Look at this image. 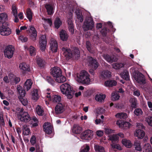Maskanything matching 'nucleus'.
<instances>
[{
	"instance_id": "1",
	"label": "nucleus",
	"mask_w": 152,
	"mask_h": 152,
	"mask_svg": "<svg viewBox=\"0 0 152 152\" xmlns=\"http://www.w3.org/2000/svg\"><path fill=\"white\" fill-rule=\"evenodd\" d=\"M60 49L63 55L67 61L73 59L77 60L80 57V50L77 48H75L73 50L65 46L61 47Z\"/></svg>"
},
{
	"instance_id": "2",
	"label": "nucleus",
	"mask_w": 152,
	"mask_h": 152,
	"mask_svg": "<svg viewBox=\"0 0 152 152\" xmlns=\"http://www.w3.org/2000/svg\"><path fill=\"white\" fill-rule=\"evenodd\" d=\"M76 75L75 79L78 83L87 85L89 84L91 81L90 75L86 70L81 71L79 73H76Z\"/></svg>"
},
{
	"instance_id": "3",
	"label": "nucleus",
	"mask_w": 152,
	"mask_h": 152,
	"mask_svg": "<svg viewBox=\"0 0 152 152\" xmlns=\"http://www.w3.org/2000/svg\"><path fill=\"white\" fill-rule=\"evenodd\" d=\"M61 91L62 94H65L68 99H72L74 94V91L71 86L68 83L62 84L60 86Z\"/></svg>"
},
{
	"instance_id": "4",
	"label": "nucleus",
	"mask_w": 152,
	"mask_h": 152,
	"mask_svg": "<svg viewBox=\"0 0 152 152\" xmlns=\"http://www.w3.org/2000/svg\"><path fill=\"white\" fill-rule=\"evenodd\" d=\"M15 50L13 46L8 45L6 46L4 50V56L9 59L13 57Z\"/></svg>"
},
{
	"instance_id": "5",
	"label": "nucleus",
	"mask_w": 152,
	"mask_h": 152,
	"mask_svg": "<svg viewBox=\"0 0 152 152\" xmlns=\"http://www.w3.org/2000/svg\"><path fill=\"white\" fill-rule=\"evenodd\" d=\"M11 29L8 27L7 23H3L0 28V34L4 36H7L11 33Z\"/></svg>"
},
{
	"instance_id": "6",
	"label": "nucleus",
	"mask_w": 152,
	"mask_h": 152,
	"mask_svg": "<svg viewBox=\"0 0 152 152\" xmlns=\"http://www.w3.org/2000/svg\"><path fill=\"white\" fill-rule=\"evenodd\" d=\"M87 60L88 66L91 68L96 69L99 65L97 60L90 56L87 57Z\"/></svg>"
},
{
	"instance_id": "7",
	"label": "nucleus",
	"mask_w": 152,
	"mask_h": 152,
	"mask_svg": "<svg viewBox=\"0 0 152 152\" xmlns=\"http://www.w3.org/2000/svg\"><path fill=\"white\" fill-rule=\"evenodd\" d=\"M94 26V22L92 18H88L86 20V21L84 22L83 28L84 31H87L89 29H92Z\"/></svg>"
},
{
	"instance_id": "8",
	"label": "nucleus",
	"mask_w": 152,
	"mask_h": 152,
	"mask_svg": "<svg viewBox=\"0 0 152 152\" xmlns=\"http://www.w3.org/2000/svg\"><path fill=\"white\" fill-rule=\"evenodd\" d=\"M47 42L46 35H42L39 38V48L42 51H45L47 45Z\"/></svg>"
},
{
	"instance_id": "9",
	"label": "nucleus",
	"mask_w": 152,
	"mask_h": 152,
	"mask_svg": "<svg viewBox=\"0 0 152 152\" xmlns=\"http://www.w3.org/2000/svg\"><path fill=\"white\" fill-rule=\"evenodd\" d=\"M134 77L138 83L140 84H145V80L144 75L141 72H138L135 73Z\"/></svg>"
},
{
	"instance_id": "10",
	"label": "nucleus",
	"mask_w": 152,
	"mask_h": 152,
	"mask_svg": "<svg viewBox=\"0 0 152 152\" xmlns=\"http://www.w3.org/2000/svg\"><path fill=\"white\" fill-rule=\"evenodd\" d=\"M51 74L56 79L62 74L61 70L59 67H54L51 69Z\"/></svg>"
},
{
	"instance_id": "11",
	"label": "nucleus",
	"mask_w": 152,
	"mask_h": 152,
	"mask_svg": "<svg viewBox=\"0 0 152 152\" xmlns=\"http://www.w3.org/2000/svg\"><path fill=\"white\" fill-rule=\"evenodd\" d=\"M19 119L22 122H27L31 120L30 115L27 112H24V113H21L18 116Z\"/></svg>"
},
{
	"instance_id": "12",
	"label": "nucleus",
	"mask_w": 152,
	"mask_h": 152,
	"mask_svg": "<svg viewBox=\"0 0 152 152\" xmlns=\"http://www.w3.org/2000/svg\"><path fill=\"white\" fill-rule=\"evenodd\" d=\"M93 135V132L90 130H87L83 132L81 135L82 139L89 140L91 139Z\"/></svg>"
},
{
	"instance_id": "13",
	"label": "nucleus",
	"mask_w": 152,
	"mask_h": 152,
	"mask_svg": "<svg viewBox=\"0 0 152 152\" xmlns=\"http://www.w3.org/2000/svg\"><path fill=\"white\" fill-rule=\"evenodd\" d=\"M44 131L47 134H50L53 131V127L49 123L45 122L43 126Z\"/></svg>"
},
{
	"instance_id": "14",
	"label": "nucleus",
	"mask_w": 152,
	"mask_h": 152,
	"mask_svg": "<svg viewBox=\"0 0 152 152\" xmlns=\"http://www.w3.org/2000/svg\"><path fill=\"white\" fill-rule=\"evenodd\" d=\"M29 28V32L30 33V39L33 41H35L37 39V30L33 26H30Z\"/></svg>"
},
{
	"instance_id": "15",
	"label": "nucleus",
	"mask_w": 152,
	"mask_h": 152,
	"mask_svg": "<svg viewBox=\"0 0 152 152\" xmlns=\"http://www.w3.org/2000/svg\"><path fill=\"white\" fill-rule=\"evenodd\" d=\"M45 7L48 15H51L53 14L54 10V5L53 4L47 3L45 4Z\"/></svg>"
},
{
	"instance_id": "16",
	"label": "nucleus",
	"mask_w": 152,
	"mask_h": 152,
	"mask_svg": "<svg viewBox=\"0 0 152 152\" xmlns=\"http://www.w3.org/2000/svg\"><path fill=\"white\" fill-rule=\"evenodd\" d=\"M116 124L119 126L120 127L124 128H125V127H129L131 125V124L129 122L120 120H118Z\"/></svg>"
},
{
	"instance_id": "17",
	"label": "nucleus",
	"mask_w": 152,
	"mask_h": 152,
	"mask_svg": "<svg viewBox=\"0 0 152 152\" xmlns=\"http://www.w3.org/2000/svg\"><path fill=\"white\" fill-rule=\"evenodd\" d=\"M111 72L108 70H103L100 72V77L102 79L108 78L111 76Z\"/></svg>"
},
{
	"instance_id": "18",
	"label": "nucleus",
	"mask_w": 152,
	"mask_h": 152,
	"mask_svg": "<svg viewBox=\"0 0 152 152\" xmlns=\"http://www.w3.org/2000/svg\"><path fill=\"white\" fill-rule=\"evenodd\" d=\"M50 50L53 52L56 53L57 52L58 46V44L56 41L51 40L50 42Z\"/></svg>"
},
{
	"instance_id": "19",
	"label": "nucleus",
	"mask_w": 152,
	"mask_h": 152,
	"mask_svg": "<svg viewBox=\"0 0 152 152\" xmlns=\"http://www.w3.org/2000/svg\"><path fill=\"white\" fill-rule=\"evenodd\" d=\"M20 69L25 72H29L30 71L29 65L25 62H23L19 64Z\"/></svg>"
},
{
	"instance_id": "20",
	"label": "nucleus",
	"mask_w": 152,
	"mask_h": 152,
	"mask_svg": "<svg viewBox=\"0 0 152 152\" xmlns=\"http://www.w3.org/2000/svg\"><path fill=\"white\" fill-rule=\"evenodd\" d=\"M117 84V82L114 80H109L104 82V85L107 87H113L116 86Z\"/></svg>"
},
{
	"instance_id": "21",
	"label": "nucleus",
	"mask_w": 152,
	"mask_h": 152,
	"mask_svg": "<svg viewBox=\"0 0 152 152\" xmlns=\"http://www.w3.org/2000/svg\"><path fill=\"white\" fill-rule=\"evenodd\" d=\"M60 39L63 41H66L69 37L66 31L62 30L59 32Z\"/></svg>"
},
{
	"instance_id": "22",
	"label": "nucleus",
	"mask_w": 152,
	"mask_h": 152,
	"mask_svg": "<svg viewBox=\"0 0 152 152\" xmlns=\"http://www.w3.org/2000/svg\"><path fill=\"white\" fill-rule=\"evenodd\" d=\"M37 63L38 66L41 69L45 68L46 63L44 59L41 58H37Z\"/></svg>"
},
{
	"instance_id": "23",
	"label": "nucleus",
	"mask_w": 152,
	"mask_h": 152,
	"mask_svg": "<svg viewBox=\"0 0 152 152\" xmlns=\"http://www.w3.org/2000/svg\"><path fill=\"white\" fill-rule=\"evenodd\" d=\"M145 132L140 129H137L134 133L135 136L137 137L139 139H142L145 136Z\"/></svg>"
},
{
	"instance_id": "24",
	"label": "nucleus",
	"mask_w": 152,
	"mask_h": 152,
	"mask_svg": "<svg viewBox=\"0 0 152 152\" xmlns=\"http://www.w3.org/2000/svg\"><path fill=\"white\" fill-rule=\"evenodd\" d=\"M55 111L56 114H61L64 110V107L61 103H58L55 107Z\"/></svg>"
},
{
	"instance_id": "25",
	"label": "nucleus",
	"mask_w": 152,
	"mask_h": 152,
	"mask_svg": "<svg viewBox=\"0 0 152 152\" xmlns=\"http://www.w3.org/2000/svg\"><path fill=\"white\" fill-rule=\"evenodd\" d=\"M104 58L107 62L110 63L114 61H116L117 60V59L116 58L115 56H110L107 54L104 55Z\"/></svg>"
},
{
	"instance_id": "26",
	"label": "nucleus",
	"mask_w": 152,
	"mask_h": 152,
	"mask_svg": "<svg viewBox=\"0 0 152 152\" xmlns=\"http://www.w3.org/2000/svg\"><path fill=\"white\" fill-rule=\"evenodd\" d=\"M105 95L103 94H97L95 97V100L99 102L104 101L105 98Z\"/></svg>"
},
{
	"instance_id": "27",
	"label": "nucleus",
	"mask_w": 152,
	"mask_h": 152,
	"mask_svg": "<svg viewBox=\"0 0 152 152\" xmlns=\"http://www.w3.org/2000/svg\"><path fill=\"white\" fill-rule=\"evenodd\" d=\"M32 84V83L31 82V79L27 80L24 84V88L26 90L28 91L30 89Z\"/></svg>"
},
{
	"instance_id": "28",
	"label": "nucleus",
	"mask_w": 152,
	"mask_h": 152,
	"mask_svg": "<svg viewBox=\"0 0 152 152\" xmlns=\"http://www.w3.org/2000/svg\"><path fill=\"white\" fill-rule=\"evenodd\" d=\"M82 128L77 125L75 124L73 127L72 131L76 134H79L82 131Z\"/></svg>"
},
{
	"instance_id": "29",
	"label": "nucleus",
	"mask_w": 152,
	"mask_h": 152,
	"mask_svg": "<svg viewBox=\"0 0 152 152\" xmlns=\"http://www.w3.org/2000/svg\"><path fill=\"white\" fill-rule=\"evenodd\" d=\"M115 117L119 119V120H125L127 117V114L124 113H117L115 115Z\"/></svg>"
},
{
	"instance_id": "30",
	"label": "nucleus",
	"mask_w": 152,
	"mask_h": 152,
	"mask_svg": "<svg viewBox=\"0 0 152 152\" xmlns=\"http://www.w3.org/2000/svg\"><path fill=\"white\" fill-rule=\"evenodd\" d=\"M33 14V13L31 9L29 8H28L26 11V15L27 18L28 19L30 22H31L32 20Z\"/></svg>"
},
{
	"instance_id": "31",
	"label": "nucleus",
	"mask_w": 152,
	"mask_h": 152,
	"mask_svg": "<svg viewBox=\"0 0 152 152\" xmlns=\"http://www.w3.org/2000/svg\"><path fill=\"white\" fill-rule=\"evenodd\" d=\"M120 96L118 93L116 92H113L111 94V100L115 101L119 99Z\"/></svg>"
},
{
	"instance_id": "32",
	"label": "nucleus",
	"mask_w": 152,
	"mask_h": 152,
	"mask_svg": "<svg viewBox=\"0 0 152 152\" xmlns=\"http://www.w3.org/2000/svg\"><path fill=\"white\" fill-rule=\"evenodd\" d=\"M7 14L5 13H3L0 14V23H4V22H5L7 20Z\"/></svg>"
},
{
	"instance_id": "33",
	"label": "nucleus",
	"mask_w": 152,
	"mask_h": 152,
	"mask_svg": "<svg viewBox=\"0 0 152 152\" xmlns=\"http://www.w3.org/2000/svg\"><path fill=\"white\" fill-rule=\"evenodd\" d=\"M62 24V22L59 18H56L54 21L55 27L57 28H58Z\"/></svg>"
},
{
	"instance_id": "34",
	"label": "nucleus",
	"mask_w": 152,
	"mask_h": 152,
	"mask_svg": "<svg viewBox=\"0 0 152 152\" xmlns=\"http://www.w3.org/2000/svg\"><path fill=\"white\" fill-rule=\"evenodd\" d=\"M56 81L58 83H62L64 82L66 80V77L62 75V74L61 76H60L57 78L56 79Z\"/></svg>"
},
{
	"instance_id": "35",
	"label": "nucleus",
	"mask_w": 152,
	"mask_h": 152,
	"mask_svg": "<svg viewBox=\"0 0 152 152\" xmlns=\"http://www.w3.org/2000/svg\"><path fill=\"white\" fill-rule=\"evenodd\" d=\"M94 149L96 151L98 152H105L104 148L98 145H95L94 146Z\"/></svg>"
},
{
	"instance_id": "36",
	"label": "nucleus",
	"mask_w": 152,
	"mask_h": 152,
	"mask_svg": "<svg viewBox=\"0 0 152 152\" xmlns=\"http://www.w3.org/2000/svg\"><path fill=\"white\" fill-rule=\"evenodd\" d=\"M122 143L126 147L129 148L131 147L132 144L131 141L129 140L123 139L122 140Z\"/></svg>"
},
{
	"instance_id": "37",
	"label": "nucleus",
	"mask_w": 152,
	"mask_h": 152,
	"mask_svg": "<svg viewBox=\"0 0 152 152\" xmlns=\"http://www.w3.org/2000/svg\"><path fill=\"white\" fill-rule=\"evenodd\" d=\"M134 145L135 146L136 150L139 151H142V148L140 146V143L138 140L135 141Z\"/></svg>"
},
{
	"instance_id": "38",
	"label": "nucleus",
	"mask_w": 152,
	"mask_h": 152,
	"mask_svg": "<svg viewBox=\"0 0 152 152\" xmlns=\"http://www.w3.org/2000/svg\"><path fill=\"white\" fill-rule=\"evenodd\" d=\"M134 113L136 116H140L142 114L143 112L141 108H136L134 110Z\"/></svg>"
},
{
	"instance_id": "39",
	"label": "nucleus",
	"mask_w": 152,
	"mask_h": 152,
	"mask_svg": "<svg viewBox=\"0 0 152 152\" xmlns=\"http://www.w3.org/2000/svg\"><path fill=\"white\" fill-rule=\"evenodd\" d=\"M36 110L37 114L39 115L42 116L43 115L44 111L39 105H38Z\"/></svg>"
},
{
	"instance_id": "40",
	"label": "nucleus",
	"mask_w": 152,
	"mask_h": 152,
	"mask_svg": "<svg viewBox=\"0 0 152 152\" xmlns=\"http://www.w3.org/2000/svg\"><path fill=\"white\" fill-rule=\"evenodd\" d=\"M86 48L91 53H92L93 50L92 48V45L91 42L89 41H87L86 42Z\"/></svg>"
},
{
	"instance_id": "41",
	"label": "nucleus",
	"mask_w": 152,
	"mask_h": 152,
	"mask_svg": "<svg viewBox=\"0 0 152 152\" xmlns=\"http://www.w3.org/2000/svg\"><path fill=\"white\" fill-rule=\"evenodd\" d=\"M109 139L113 142H115L118 141V137L116 135L113 134L112 136L110 137Z\"/></svg>"
},
{
	"instance_id": "42",
	"label": "nucleus",
	"mask_w": 152,
	"mask_h": 152,
	"mask_svg": "<svg viewBox=\"0 0 152 152\" xmlns=\"http://www.w3.org/2000/svg\"><path fill=\"white\" fill-rule=\"evenodd\" d=\"M46 80L51 85H53L55 82L53 78L50 76H47L45 78Z\"/></svg>"
},
{
	"instance_id": "43",
	"label": "nucleus",
	"mask_w": 152,
	"mask_h": 152,
	"mask_svg": "<svg viewBox=\"0 0 152 152\" xmlns=\"http://www.w3.org/2000/svg\"><path fill=\"white\" fill-rule=\"evenodd\" d=\"M30 133V129L27 126H24L23 130V134L25 135H27Z\"/></svg>"
},
{
	"instance_id": "44",
	"label": "nucleus",
	"mask_w": 152,
	"mask_h": 152,
	"mask_svg": "<svg viewBox=\"0 0 152 152\" xmlns=\"http://www.w3.org/2000/svg\"><path fill=\"white\" fill-rule=\"evenodd\" d=\"M122 77L124 79L128 80L129 79V73L128 72H124L122 75Z\"/></svg>"
},
{
	"instance_id": "45",
	"label": "nucleus",
	"mask_w": 152,
	"mask_h": 152,
	"mask_svg": "<svg viewBox=\"0 0 152 152\" xmlns=\"http://www.w3.org/2000/svg\"><path fill=\"white\" fill-rule=\"evenodd\" d=\"M14 77V81L15 84L18 83L20 81V78L19 77H15V76L12 74H10L9 75V77L10 78V77Z\"/></svg>"
},
{
	"instance_id": "46",
	"label": "nucleus",
	"mask_w": 152,
	"mask_h": 152,
	"mask_svg": "<svg viewBox=\"0 0 152 152\" xmlns=\"http://www.w3.org/2000/svg\"><path fill=\"white\" fill-rule=\"evenodd\" d=\"M52 100L53 102H59L61 100V97L58 95H55L53 96Z\"/></svg>"
},
{
	"instance_id": "47",
	"label": "nucleus",
	"mask_w": 152,
	"mask_h": 152,
	"mask_svg": "<svg viewBox=\"0 0 152 152\" xmlns=\"http://www.w3.org/2000/svg\"><path fill=\"white\" fill-rule=\"evenodd\" d=\"M109 29L107 28H103L100 31V32L104 37H106L107 33L108 32Z\"/></svg>"
},
{
	"instance_id": "48",
	"label": "nucleus",
	"mask_w": 152,
	"mask_h": 152,
	"mask_svg": "<svg viewBox=\"0 0 152 152\" xmlns=\"http://www.w3.org/2000/svg\"><path fill=\"white\" fill-rule=\"evenodd\" d=\"M137 100L136 99L133 98L131 100V107L133 108H136L137 107Z\"/></svg>"
},
{
	"instance_id": "49",
	"label": "nucleus",
	"mask_w": 152,
	"mask_h": 152,
	"mask_svg": "<svg viewBox=\"0 0 152 152\" xmlns=\"http://www.w3.org/2000/svg\"><path fill=\"white\" fill-rule=\"evenodd\" d=\"M20 96H19V98H23L24 97L26 94V91L24 90H18Z\"/></svg>"
},
{
	"instance_id": "50",
	"label": "nucleus",
	"mask_w": 152,
	"mask_h": 152,
	"mask_svg": "<svg viewBox=\"0 0 152 152\" xmlns=\"http://www.w3.org/2000/svg\"><path fill=\"white\" fill-rule=\"evenodd\" d=\"M13 15L14 16H17L18 12L17 7L15 5H12V9Z\"/></svg>"
},
{
	"instance_id": "51",
	"label": "nucleus",
	"mask_w": 152,
	"mask_h": 152,
	"mask_svg": "<svg viewBox=\"0 0 152 152\" xmlns=\"http://www.w3.org/2000/svg\"><path fill=\"white\" fill-rule=\"evenodd\" d=\"M69 31L72 34H74V25L69 26H68Z\"/></svg>"
},
{
	"instance_id": "52",
	"label": "nucleus",
	"mask_w": 152,
	"mask_h": 152,
	"mask_svg": "<svg viewBox=\"0 0 152 152\" xmlns=\"http://www.w3.org/2000/svg\"><path fill=\"white\" fill-rule=\"evenodd\" d=\"M22 104L24 106H26L28 104V100L26 99L23 98H19Z\"/></svg>"
},
{
	"instance_id": "53",
	"label": "nucleus",
	"mask_w": 152,
	"mask_h": 152,
	"mask_svg": "<svg viewBox=\"0 0 152 152\" xmlns=\"http://www.w3.org/2000/svg\"><path fill=\"white\" fill-rule=\"evenodd\" d=\"M30 53L31 56H34L35 55V48L32 46H31L29 48Z\"/></svg>"
},
{
	"instance_id": "54",
	"label": "nucleus",
	"mask_w": 152,
	"mask_h": 152,
	"mask_svg": "<svg viewBox=\"0 0 152 152\" xmlns=\"http://www.w3.org/2000/svg\"><path fill=\"white\" fill-rule=\"evenodd\" d=\"M30 142L32 145H34L36 143V138L34 135H32L31 138Z\"/></svg>"
},
{
	"instance_id": "55",
	"label": "nucleus",
	"mask_w": 152,
	"mask_h": 152,
	"mask_svg": "<svg viewBox=\"0 0 152 152\" xmlns=\"http://www.w3.org/2000/svg\"><path fill=\"white\" fill-rule=\"evenodd\" d=\"M146 119L148 124L152 126V117L149 116L148 118H146Z\"/></svg>"
},
{
	"instance_id": "56",
	"label": "nucleus",
	"mask_w": 152,
	"mask_h": 152,
	"mask_svg": "<svg viewBox=\"0 0 152 152\" xmlns=\"http://www.w3.org/2000/svg\"><path fill=\"white\" fill-rule=\"evenodd\" d=\"M38 94L37 91L35 92L34 91L32 94V99L35 100H37L38 99Z\"/></svg>"
},
{
	"instance_id": "57",
	"label": "nucleus",
	"mask_w": 152,
	"mask_h": 152,
	"mask_svg": "<svg viewBox=\"0 0 152 152\" xmlns=\"http://www.w3.org/2000/svg\"><path fill=\"white\" fill-rule=\"evenodd\" d=\"M123 66L124 65L122 64L115 63V64L114 68L116 69H119Z\"/></svg>"
},
{
	"instance_id": "58",
	"label": "nucleus",
	"mask_w": 152,
	"mask_h": 152,
	"mask_svg": "<svg viewBox=\"0 0 152 152\" xmlns=\"http://www.w3.org/2000/svg\"><path fill=\"white\" fill-rule=\"evenodd\" d=\"M111 145L113 148H116L119 150H122L121 147L120 146L119 144H112Z\"/></svg>"
},
{
	"instance_id": "59",
	"label": "nucleus",
	"mask_w": 152,
	"mask_h": 152,
	"mask_svg": "<svg viewBox=\"0 0 152 152\" xmlns=\"http://www.w3.org/2000/svg\"><path fill=\"white\" fill-rule=\"evenodd\" d=\"M4 121L3 115H0V126H4Z\"/></svg>"
},
{
	"instance_id": "60",
	"label": "nucleus",
	"mask_w": 152,
	"mask_h": 152,
	"mask_svg": "<svg viewBox=\"0 0 152 152\" xmlns=\"http://www.w3.org/2000/svg\"><path fill=\"white\" fill-rule=\"evenodd\" d=\"M72 20V19L71 18H68L67 20L66 21V23L68 24V26L71 25H74Z\"/></svg>"
},
{
	"instance_id": "61",
	"label": "nucleus",
	"mask_w": 152,
	"mask_h": 152,
	"mask_svg": "<svg viewBox=\"0 0 152 152\" xmlns=\"http://www.w3.org/2000/svg\"><path fill=\"white\" fill-rule=\"evenodd\" d=\"M90 147L88 145H86L84 149L81 150L80 152H89Z\"/></svg>"
},
{
	"instance_id": "62",
	"label": "nucleus",
	"mask_w": 152,
	"mask_h": 152,
	"mask_svg": "<svg viewBox=\"0 0 152 152\" xmlns=\"http://www.w3.org/2000/svg\"><path fill=\"white\" fill-rule=\"evenodd\" d=\"M45 21L47 22V23L51 26L52 24V21L51 19L50 18H44V19Z\"/></svg>"
},
{
	"instance_id": "63",
	"label": "nucleus",
	"mask_w": 152,
	"mask_h": 152,
	"mask_svg": "<svg viewBox=\"0 0 152 152\" xmlns=\"http://www.w3.org/2000/svg\"><path fill=\"white\" fill-rule=\"evenodd\" d=\"M77 18L80 21V22H82L83 20V16L82 15H81L80 16H78V17H77Z\"/></svg>"
},
{
	"instance_id": "64",
	"label": "nucleus",
	"mask_w": 152,
	"mask_h": 152,
	"mask_svg": "<svg viewBox=\"0 0 152 152\" xmlns=\"http://www.w3.org/2000/svg\"><path fill=\"white\" fill-rule=\"evenodd\" d=\"M134 96H139L140 95V93L139 91L137 90L134 91L133 93Z\"/></svg>"
}]
</instances>
